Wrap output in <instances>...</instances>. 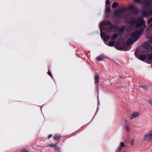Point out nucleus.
<instances>
[{"mask_svg": "<svg viewBox=\"0 0 152 152\" xmlns=\"http://www.w3.org/2000/svg\"><path fill=\"white\" fill-rule=\"evenodd\" d=\"M151 3L149 1H146L143 3V6L145 7H148L151 5Z\"/></svg>", "mask_w": 152, "mask_h": 152, "instance_id": "12", "label": "nucleus"}, {"mask_svg": "<svg viewBox=\"0 0 152 152\" xmlns=\"http://www.w3.org/2000/svg\"><path fill=\"white\" fill-rule=\"evenodd\" d=\"M118 5V4L117 2H114L113 4L112 7L113 8H115Z\"/></svg>", "mask_w": 152, "mask_h": 152, "instance_id": "23", "label": "nucleus"}, {"mask_svg": "<svg viewBox=\"0 0 152 152\" xmlns=\"http://www.w3.org/2000/svg\"><path fill=\"white\" fill-rule=\"evenodd\" d=\"M106 4H107V5H109V4H110V1H109V0H107V1L106 2Z\"/></svg>", "mask_w": 152, "mask_h": 152, "instance_id": "33", "label": "nucleus"}, {"mask_svg": "<svg viewBox=\"0 0 152 152\" xmlns=\"http://www.w3.org/2000/svg\"><path fill=\"white\" fill-rule=\"evenodd\" d=\"M118 36V34L117 33L114 34L112 37L111 39L112 40H115L116 39L117 37Z\"/></svg>", "mask_w": 152, "mask_h": 152, "instance_id": "17", "label": "nucleus"}, {"mask_svg": "<svg viewBox=\"0 0 152 152\" xmlns=\"http://www.w3.org/2000/svg\"><path fill=\"white\" fill-rule=\"evenodd\" d=\"M146 56L145 55H142L139 58V59L143 61L146 58Z\"/></svg>", "mask_w": 152, "mask_h": 152, "instance_id": "20", "label": "nucleus"}, {"mask_svg": "<svg viewBox=\"0 0 152 152\" xmlns=\"http://www.w3.org/2000/svg\"><path fill=\"white\" fill-rule=\"evenodd\" d=\"M124 29H125V27H123L122 28H121L119 29V33L120 35H121L123 34V31H124Z\"/></svg>", "mask_w": 152, "mask_h": 152, "instance_id": "18", "label": "nucleus"}, {"mask_svg": "<svg viewBox=\"0 0 152 152\" xmlns=\"http://www.w3.org/2000/svg\"><path fill=\"white\" fill-rule=\"evenodd\" d=\"M135 41H134V42H133V43H134V42H135Z\"/></svg>", "mask_w": 152, "mask_h": 152, "instance_id": "39", "label": "nucleus"}, {"mask_svg": "<svg viewBox=\"0 0 152 152\" xmlns=\"http://www.w3.org/2000/svg\"><path fill=\"white\" fill-rule=\"evenodd\" d=\"M110 38V37L109 35L106 36L104 37L103 38V40L104 41H107Z\"/></svg>", "mask_w": 152, "mask_h": 152, "instance_id": "19", "label": "nucleus"}, {"mask_svg": "<svg viewBox=\"0 0 152 152\" xmlns=\"http://www.w3.org/2000/svg\"><path fill=\"white\" fill-rule=\"evenodd\" d=\"M124 126L127 131H129L130 130V127L129 125L128 124V122L125 119L124 120Z\"/></svg>", "mask_w": 152, "mask_h": 152, "instance_id": "5", "label": "nucleus"}, {"mask_svg": "<svg viewBox=\"0 0 152 152\" xmlns=\"http://www.w3.org/2000/svg\"><path fill=\"white\" fill-rule=\"evenodd\" d=\"M143 30L141 29L138 31H136L133 32L131 36L133 39L135 41H136L139 38L140 34L143 31Z\"/></svg>", "mask_w": 152, "mask_h": 152, "instance_id": "2", "label": "nucleus"}, {"mask_svg": "<svg viewBox=\"0 0 152 152\" xmlns=\"http://www.w3.org/2000/svg\"><path fill=\"white\" fill-rule=\"evenodd\" d=\"M126 152V151H124V152Z\"/></svg>", "mask_w": 152, "mask_h": 152, "instance_id": "40", "label": "nucleus"}, {"mask_svg": "<svg viewBox=\"0 0 152 152\" xmlns=\"http://www.w3.org/2000/svg\"><path fill=\"white\" fill-rule=\"evenodd\" d=\"M53 135H52V134H50L49 135L48 137V138H50L51 137H52Z\"/></svg>", "mask_w": 152, "mask_h": 152, "instance_id": "32", "label": "nucleus"}, {"mask_svg": "<svg viewBox=\"0 0 152 152\" xmlns=\"http://www.w3.org/2000/svg\"><path fill=\"white\" fill-rule=\"evenodd\" d=\"M120 146H119L116 149V152H120L121 149L122 147L125 146V144L123 142H121L120 144Z\"/></svg>", "mask_w": 152, "mask_h": 152, "instance_id": "4", "label": "nucleus"}, {"mask_svg": "<svg viewBox=\"0 0 152 152\" xmlns=\"http://www.w3.org/2000/svg\"><path fill=\"white\" fill-rule=\"evenodd\" d=\"M152 14V9L148 12L144 11L143 12L142 14L144 16H147Z\"/></svg>", "mask_w": 152, "mask_h": 152, "instance_id": "6", "label": "nucleus"}, {"mask_svg": "<svg viewBox=\"0 0 152 152\" xmlns=\"http://www.w3.org/2000/svg\"><path fill=\"white\" fill-rule=\"evenodd\" d=\"M21 152H29L28 150L25 149H23L22 150Z\"/></svg>", "mask_w": 152, "mask_h": 152, "instance_id": "26", "label": "nucleus"}, {"mask_svg": "<svg viewBox=\"0 0 152 152\" xmlns=\"http://www.w3.org/2000/svg\"><path fill=\"white\" fill-rule=\"evenodd\" d=\"M48 74L51 77L52 76V75L50 71H49L48 72Z\"/></svg>", "mask_w": 152, "mask_h": 152, "instance_id": "30", "label": "nucleus"}, {"mask_svg": "<svg viewBox=\"0 0 152 152\" xmlns=\"http://www.w3.org/2000/svg\"><path fill=\"white\" fill-rule=\"evenodd\" d=\"M124 9L122 8L119 10H116L115 12V13L116 15H118L119 14H121L123 13L124 11Z\"/></svg>", "mask_w": 152, "mask_h": 152, "instance_id": "9", "label": "nucleus"}, {"mask_svg": "<svg viewBox=\"0 0 152 152\" xmlns=\"http://www.w3.org/2000/svg\"><path fill=\"white\" fill-rule=\"evenodd\" d=\"M115 43V41L113 40L110 41L109 43V45L110 47L113 46Z\"/></svg>", "mask_w": 152, "mask_h": 152, "instance_id": "14", "label": "nucleus"}, {"mask_svg": "<svg viewBox=\"0 0 152 152\" xmlns=\"http://www.w3.org/2000/svg\"><path fill=\"white\" fill-rule=\"evenodd\" d=\"M141 87H142L143 88L145 89H147L148 88L147 86H141Z\"/></svg>", "mask_w": 152, "mask_h": 152, "instance_id": "27", "label": "nucleus"}, {"mask_svg": "<svg viewBox=\"0 0 152 152\" xmlns=\"http://www.w3.org/2000/svg\"><path fill=\"white\" fill-rule=\"evenodd\" d=\"M149 42H152V37H150L149 39Z\"/></svg>", "mask_w": 152, "mask_h": 152, "instance_id": "34", "label": "nucleus"}, {"mask_svg": "<svg viewBox=\"0 0 152 152\" xmlns=\"http://www.w3.org/2000/svg\"><path fill=\"white\" fill-rule=\"evenodd\" d=\"M139 114V113L134 112L131 115L130 117L133 119L138 116Z\"/></svg>", "mask_w": 152, "mask_h": 152, "instance_id": "7", "label": "nucleus"}, {"mask_svg": "<svg viewBox=\"0 0 152 152\" xmlns=\"http://www.w3.org/2000/svg\"><path fill=\"white\" fill-rule=\"evenodd\" d=\"M135 41H134V42H133V43H134V42H135Z\"/></svg>", "mask_w": 152, "mask_h": 152, "instance_id": "38", "label": "nucleus"}, {"mask_svg": "<svg viewBox=\"0 0 152 152\" xmlns=\"http://www.w3.org/2000/svg\"><path fill=\"white\" fill-rule=\"evenodd\" d=\"M101 36L102 38L104 37V36H105V34L104 33H101Z\"/></svg>", "mask_w": 152, "mask_h": 152, "instance_id": "24", "label": "nucleus"}, {"mask_svg": "<svg viewBox=\"0 0 152 152\" xmlns=\"http://www.w3.org/2000/svg\"><path fill=\"white\" fill-rule=\"evenodd\" d=\"M150 45L149 43H145L143 45V47L145 49H148L150 47Z\"/></svg>", "mask_w": 152, "mask_h": 152, "instance_id": "11", "label": "nucleus"}, {"mask_svg": "<svg viewBox=\"0 0 152 152\" xmlns=\"http://www.w3.org/2000/svg\"><path fill=\"white\" fill-rule=\"evenodd\" d=\"M135 23L136 24V27L138 28L142 25L145 26V22L144 20H142V19L141 18L138 20H137L135 19H133L132 21H130L129 23Z\"/></svg>", "mask_w": 152, "mask_h": 152, "instance_id": "1", "label": "nucleus"}, {"mask_svg": "<svg viewBox=\"0 0 152 152\" xmlns=\"http://www.w3.org/2000/svg\"><path fill=\"white\" fill-rule=\"evenodd\" d=\"M95 82L96 83H98L99 80V76L98 75H96L94 77Z\"/></svg>", "mask_w": 152, "mask_h": 152, "instance_id": "15", "label": "nucleus"}, {"mask_svg": "<svg viewBox=\"0 0 152 152\" xmlns=\"http://www.w3.org/2000/svg\"><path fill=\"white\" fill-rule=\"evenodd\" d=\"M134 1L136 2H140V0H134Z\"/></svg>", "mask_w": 152, "mask_h": 152, "instance_id": "35", "label": "nucleus"}, {"mask_svg": "<svg viewBox=\"0 0 152 152\" xmlns=\"http://www.w3.org/2000/svg\"><path fill=\"white\" fill-rule=\"evenodd\" d=\"M151 50H152V46H151Z\"/></svg>", "mask_w": 152, "mask_h": 152, "instance_id": "37", "label": "nucleus"}, {"mask_svg": "<svg viewBox=\"0 0 152 152\" xmlns=\"http://www.w3.org/2000/svg\"><path fill=\"white\" fill-rule=\"evenodd\" d=\"M152 22V18H151L148 21V24H149L151 22Z\"/></svg>", "mask_w": 152, "mask_h": 152, "instance_id": "29", "label": "nucleus"}, {"mask_svg": "<svg viewBox=\"0 0 152 152\" xmlns=\"http://www.w3.org/2000/svg\"><path fill=\"white\" fill-rule=\"evenodd\" d=\"M149 104L152 106V100H149Z\"/></svg>", "mask_w": 152, "mask_h": 152, "instance_id": "31", "label": "nucleus"}, {"mask_svg": "<svg viewBox=\"0 0 152 152\" xmlns=\"http://www.w3.org/2000/svg\"><path fill=\"white\" fill-rule=\"evenodd\" d=\"M104 58V56H99L96 58V59L98 61H101Z\"/></svg>", "mask_w": 152, "mask_h": 152, "instance_id": "10", "label": "nucleus"}, {"mask_svg": "<svg viewBox=\"0 0 152 152\" xmlns=\"http://www.w3.org/2000/svg\"><path fill=\"white\" fill-rule=\"evenodd\" d=\"M110 9V7H108L107 8V7H106V9H105V12H108Z\"/></svg>", "mask_w": 152, "mask_h": 152, "instance_id": "25", "label": "nucleus"}, {"mask_svg": "<svg viewBox=\"0 0 152 152\" xmlns=\"http://www.w3.org/2000/svg\"><path fill=\"white\" fill-rule=\"evenodd\" d=\"M133 43L132 40L130 39H129L126 42V44L128 45H129Z\"/></svg>", "mask_w": 152, "mask_h": 152, "instance_id": "16", "label": "nucleus"}, {"mask_svg": "<svg viewBox=\"0 0 152 152\" xmlns=\"http://www.w3.org/2000/svg\"><path fill=\"white\" fill-rule=\"evenodd\" d=\"M134 140H132L131 142V144L132 145H133L134 144Z\"/></svg>", "mask_w": 152, "mask_h": 152, "instance_id": "28", "label": "nucleus"}, {"mask_svg": "<svg viewBox=\"0 0 152 152\" xmlns=\"http://www.w3.org/2000/svg\"><path fill=\"white\" fill-rule=\"evenodd\" d=\"M61 137V135L59 134H56L53 137L54 140H58Z\"/></svg>", "mask_w": 152, "mask_h": 152, "instance_id": "13", "label": "nucleus"}, {"mask_svg": "<svg viewBox=\"0 0 152 152\" xmlns=\"http://www.w3.org/2000/svg\"><path fill=\"white\" fill-rule=\"evenodd\" d=\"M48 147H52L58 150L60 148L58 146L56 145V144H51L48 145L47 146Z\"/></svg>", "mask_w": 152, "mask_h": 152, "instance_id": "8", "label": "nucleus"}, {"mask_svg": "<svg viewBox=\"0 0 152 152\" xmlns=\"http://www.w3.org/2000/svg\"><path fill=\"white\" fill-rule=\"evenodd\" d=\"M152 138V131H150L145 135L143 141L145 143L151 140Z\"/></svg>", "mask_w": 152, "mask_h": 152, "instance_id": "3", "label": "nucleus"}, {"mask_svg": "<svg viewBox=\"0 0 152 152\" xmlns=\"http://www.w3.org/2000/svg\"><path fill=\"white\" fill-rule=\"evenodd\" d=\"M135 9V7L134 5H132L129 7V9L130 10H134Z\"/></svg>", "mask_w": 152, "mask_h": 152, "instance_id": "21", "label": "nucleus"}, {"mask_svg": "<svg viewBox=\"0 0 152 152\" xmlns=\"http://www.w3.org/2000/svg\"><path fill=\"white\" fill-rule=\"evenodd\" d=\"M147 59L149 60H152V54H149L147 57Z\"/></svg>", "mask_w": 152, "mask_h": 152, "instance_id": "22", "label": "nucleus"}, {"mask_svg": "<svg viewBox=\"0 0 152 152\" xmlns=\"http://www.w3.org/2000/svg\"><path fill=\"white\" fill-rule=\"evenodd\" d=\"M151 26L152 27V24H151Z\"/></svg>", "mask_w": 152, "mask_h": 152, "instance_id": "36", "label": "nucleus"}]
</instances>
